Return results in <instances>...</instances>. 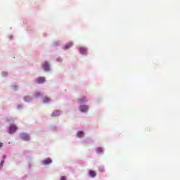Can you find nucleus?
<instances>
[{
  "label": "nucleus",
  "instance_id": "7",
  "mask_svg": "<svg viewBox=\"0 0 180 180\" xmlns=\"http://www.w3.org/2000/svg\"><path fill=\"white\" fill-rule=\"evenodd\" d=\"M52 161L51 159L48 158L42 161V164L44 165H49V164H51Z\"/></svg>",
  "mask_w": 180,
  "mask_h": 180
},
{
  "label": "nucleus",
  "instance_id": "12",
  "mask_svg": "<svg viewBox=\"0 0 180 180\" xmlns=\"http://www.w3.org/2000/svg\"><path fill=\"white\" fill-rule=\"evenodd\" d=\"M83 136H84V131H80L77 132V137H79V139H81V137H82Z\"/></svg>",
  "mask_w": 180,
  "mask_h": 180
},
{
  "label": "nucleus",
  "instance_id": "17",
  "mask_svg": "<svg viewBox=\"0 0 180 180\" xmlns=\"http://www.w3.org/2000/svg\"><path fill=\"white\" fill-rule=\"evenodd\" d=\"M60 180H67V177L62 176V177H60Z\"/></svg>",
  "mask_w": 180,
  "mask_h": 180
},
{
  "label": "nucleus",
  "instance_id": "19",
  "mask_svg": "<svg viewBox=\"0 0 180 180\" xmlns=\"http://www.w3.org/2000/svg\"><path fill=\"white\" fill-rule=\"evenodd\" d=\"M4 146V143L0 142V148H2Z\"/></svg>",
  "mask_w": 180,
  "mask_h": 180
},
{
  "label": "nucleus",
  "instance_id": "15",
  "mask_svg": "<svg viewBox=\"0 0 180 180\" xmlns=\"http://www.w3.org/2000/svg\"><path fill=\"white\" fill-rule=\"evenodd\" d=\"M103 149L102 148H98L96 150V153H98L99 154V153H102Z\"/></svg>",
  "mask_w": 180,
  "mask_h": 180
},
{
  "label": "nucleus",
  "instance_id": "18",
  "mask_svg": "<svg viewBox=\"0 0 180 180\" xmlns=\"http://www.w3.org/2000/svg\"><path fill=\"white\" fill-rule=\"evenodd\" d=\"M35 96H40V92H37L36 94H35Z\"/></svg>",
  "mask_w": 180,
  "mask_h": 180
},
{
  "label": "nucleus",
  "instance_id": "20",
  "mask_svg": "<svg viewBox=\"0 0 180 180\" xmlns=\"http://www.w3.org/2000/svg\"><path fill=\"white\" fill-rule=\"evenodd\" d=\"M101 172H103V169L100 170Z\"/></svg>",
  "mask_w": 180,
  "mask_h": 180
},
{
  "label": "nucleus",
  "instance_id": "1",
  "mask_svg": "<svg viewBox=\"0 0 180 180\" xmlns=\"http://www.w3.org/2000/svg\"><path fill=\"white\" fill-rule=\"evenodd\" d=\"M20 137L24 141H29V140H30V136H29V134H27L26 133L20 134Z\"/></svg>",
  "mask_w": 180,
  "mask_h": 180
},
{
  "label": "nucleus",
  "instance_id": "5",
  "mask_svg": "<svg viewBox=\"0 0 180 180\" xmlns=\"http://www.w3.org/2000/svg\"><path fill=\"white\" fill-rule=\"evenodd\" d=\"M89 109V107L88 105H80L79 106V110H81L83 112H88Z\"/></svg>",
  "mask_w": 180,
  "mask_h": 180
},
{
  "label": "nucleus",
  "instance_id": "2",
  "mask_svg": "<svg viewBox=\"0 0 180 180\" xmlns=\"http://www.w3.org/2000/svg\"><path fill=\"white\" fill-rule=\"evenodd\" d=\"M16 130H18V127H16V125H11L9 127V133L11 134L15 133V131H16Z\"/></svg>",
  "mask_w": 180,
  "mask_h": 180
},
{
  "label": "nucleus",
  "instance_id": "3",
  "mask_svg": "<svg viewBox=\"0 0 180 180\" xmlns=\"http://www.w3.org/2000/svg\"><path fill=\"white\" fill-rule=\"evenodd\" d=\"M42 68L45 71H50V64H49V62L44 63V64L42 65Z\"/></svg>",
  "mask_w": 180,
  "mask_h": 180
},
{
  "label": "nucleus",
  "instance_id": "13",
  "mask_svg": "<svg viewBox=\"0 0 180 180\" xmlns=\"http://www.w3.org/2000/svg\"><path fill=\"white\" fill-rule=\"evenodd\" d=\"M52 116H60V111H54L52 113Z\"/></svg>",
  "mask_w": 180,
  "mask_h": 180
},
{
  "label": "nucleus",
  "instance_id": "11",
  "mask_svg": "<svg viewBox=\"0 0 180 180\" xmlns=\"http://www.w3.org/2000/svg\"><path fill=\"white\" fill-rule=\"evenodd\" d=\"M44 103H49L50 102V98L49 97H44L43 99Z\"/></svg>",
  "mask_w": 180,
  "mask_h": 180
},
{
  "label": "nucleus",
  "instance_id": "14",
  "mask_svg": "<svg viewBox=\"0 0 180 180\" xmlns=\"http://www.w3.org/2000/svg\"><path fill=\"white\" fill-rule=\"evenodd\" d=\"M24 101H25V102H30V98L29 96H25V97L24 98Z\"/></svg>",
  "mask_w": 180,
  "mask_h": 180
},
{
  "label": "nucleus",
  "instance_id": "8",
  "mask_svg": "<svg viewBox=\"0 0 180 180\" xmlns=\"http://www.w3.org/2000/svg\"><path fill=\"white\" fill-rule=\"evenodd\" d=\"M74 44H72V42H69L68 44H66V45L64 46V49L67 50L68 49H70V47H72Z\"/></svg>",
  "mask_w": 180,
  "mask_h": 180
},
{
  "label": "nucleus",
  "instance_id": "10",
  "mask_svg": "<svg viewBox=\"0 0 180 180\" xmlns=\"http://www.w3.org/2000/svg\"><path fill=\"white\" fill-rule=\"evenodd\" d=\"M89 174L91 178H95V176H96V172L94 171H89Z\"/></svg>",
  "mask_w": 180,
  "mask_h": 180
},
{
  "label": "nucleus",
  "instance_id": "4",
  "mask_svg": "<svg viewBox=\"0 0 180 180\" xmlns=\"http://www.w3.org/2000/svg\"><path fill=\"white\" fill-rule=\"evenodd\" d=\"M79 51L81 54H86L88 53V50L84 46L79 47Z\"/></svg>",
  "mask_w": 180,
  "mask_h": 180
},
{
  "label": "nucleus",
  "instance_id": "16",
  "mask_svg": "<svg viewBox=\"0 0 180 180\" xmlns=\"http://www.w3.org/2000/svg\"><path fill=\"white\" fill-rule=\"evenodd\" d=\"M4 164H5V160H1L0 162V168H2L4 167Z\"/></svg>",
  "mask_w": 180,
  "mask_h": 180
},
{
  "label": "nucleus",
  "instance_id": "6",
  "mask_svg": "<svg viewBox=\"0 0 180 180\" xmlns=\"http://www.w3.org/2000/svg\"><path fill=\"white\" fill-rule=\"evenodd\" d=\"M37 84H43L44 82H46V78L43 77H39L37 79Z\"/></svg>",
  "mask_w": 180,
  "mask_h": 180
},
{
  "label": "nucleus",
  "instance_id": "9",
  "mask_svg": "<svg viewBox=\"0 0 180 180\" xmlns=\"http://www.w3.org/2000/svg\"><path fill=\"white\" fill-rule=\"evenodd\" d=\"M87 101H88V100L86 99V97H82L81 98H79V100H78L79 103H84Z\"/></svg>",
  "mask_w": 180,
  "mask_h": 180
}]
</instances>
